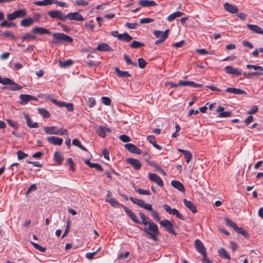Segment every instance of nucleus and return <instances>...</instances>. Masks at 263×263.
<instances>
[{
    "instance_id": "16",
    "label": "nucleus",
    "mask_w": 263,
    "mask_h": 263,
    "mask_svg": "<svg viewBox=\"0 0 263 263\" xmlns=\"http://www.w3.org/2000/svg\"><path fill=\"white\" fill-rule=\"evenodd\" d=\"M171 185L175 189H177L181 192H184L185 189L182 183L177 180H172L171 181Z\"/></svg>"
},
{
    "instance_id": "25",
    "label": "nucleus",
    "mask_w": 263,
    "mask_h": 263,
    "mask_svg": "<svg viewBox=\"0 0 263 263\" xmlns=\"http://www.w3.org/2000/svg\"><path fill=\"white\" fill-rule=\"evenodd\" d=\"M33 23V20L31 17L24 18L21 21L20 25L25 27L30 26Z\"/></svg>"
},
{
    "instance_id": "34",
    "label": "nucleus",
    "mask_w": 263,
    "mask_h": 263,
    "mask_svg": "<svg viewBox=\"0 0 263 263\" xmlns=\"http://www.w3.org/2000/svg\"><path fill=\"white\" fill-rule=\"evenodd\" d=\"M16 18L23 17L27 14L26 11L25 9H21L14 11Z\"/></svg>"
},
{
    "instance_id": "12",
    "label": "nucleus",
    "mask_w": 263,
    "mask_h": 263,
    "mask_svg": "<svg viewBox=\"0 0 263 263\" xmlns=\"http://www.w3.org/2000/svg\"><path fill=\"white\" fill-rule=\"evenodd\" d=\"M96 132L100 137L104 138L106 136V132L110 133L111 130L109 128L99 126Z\"/></svg>"
},
{
    "instance_id": "5",
    "label": "nucleus",
    "mask_w": 263,
    "mask_h": 263,
    "mask_svg": "<svg viewBox=\"0 0 263 263\" xmlns=\"http://www.w3.org/2000/svg\"><path fill=\"white\" fill-rule=\"evenodd\" d=\"M48 14L52 18H57L62 21L66 20V15L59 10L49 11Z\"/></svg>"
},
{
    "instance_id": "63",
    "label": "nucleus",
    "mask_w": 263,
    "mask_h": 263,
    "mask_svg": "<svg viewBox=\"0 0 263 263\" xmlns=\"http://www.w3.org/2000/svg\"><path fill=\"white\" fill-rule=\"evenodd\" d=\"M65 107L68 111H72L73 110V105L72 103H66L65 104Z\"/></svg>"
},
{
    "instance_id": "60",
    "label": "nucleus",
    "mask_w": 263,
    "mask_h": 263,
    "mask_svg": "<svg viewBox=\"0 0 263 263\" xmlns=\"http://www.w3.org/2000/svg\"><path fill=\"white\" fill-rule=\"evenodd\" d=\"M90 167L95 168L96 170L99 171H103V170L102 166L98 163H92Z\"/></svg>"
},
{
    "instance_id": "29",
    "label": "nucleus",
    "mask_w": 263,
    "mask_h": 263,
    "mask_svg": "<svg viewBox=\"0 0 263 263\" xmlns=\"http://www.w3.org/2000/svg\"><path fill=\"white\" fill-rule=\"evenodd\" d=\"M118 40L126 42H129L132 40V37L127 33H124L120 35Z\"/></svg>"
},
{
    "instance_id": "33",
    "label": "nucleus",
    "mask_w": 263,
    "mask_h": 263,
    "mask_svg": "<svg viewBox=\"0 0 263 263\" xmlns=\"http://www.w3.org/2000/svg\"><path fill=\"white\" fill-rule=\"evenodd\" d=\"M72 143L73 145L79 147L83 151H84L86 152L87 151V149L81 144V142L78 139H73Z\"/></svg>"
},
{
    "instance_id": "32",
    "label": "nucleus",
    "mask_w": 263,
    "mask_h": 263,
    "mask_svg": "<svg viewBox=\"0 0 263 263\" xmlns=\"http://www.w3.org/2000/svg\"><path fill=\"white\" fill-rule=\"evenodd\" d=\"M262 74V73L259 71L252 72L249 73H244L243 76L247 79H251L254 76H259Z\"/></svg>"
},
{
    "instance_id": "3",
    "label": "nucleus",
    "mask_w": 263,
    "mask_h": 263,
    "mask_svg": "<svg viewBox=\"0 0 263 263\" xmlns=\"http://www.w3.org/2000/svg\"><path fill=\"white\" fill-rule=\"evenodd\" d=\"M0 83L5 85H9L7 87L8 89L11 90H18L22 88V86L18 85L15 83L14 81L9 79V78H2L0 76Z\"/></svg>"
},
{
    "instance_id": "22",
    "label": "nucleus",
    "mask_w": 263,
    "mask_h": 263,
    "mask_svg": "<svg viewBox=\"0 0 263 263\" xmlns=\"http://www.w3.org/2000/svg\"><path fill=\"white\" fill-rule=\"evenodd\" d=\"M226 91L230 93H233L237 95H245L246 92L243 90L236 88H228L226 89Z\"/></svg>"
},
{
    "instance_id": "56",
    "label": "nucleus",
    "mask_w": 263,
    "mask_h": 263,
    "mask_svg": "<svg viewBox=\"0 0 263 263\" xmlns=\"http://www.w3.org/2000/svg\"><path fill=\"white\" fill-rule=\"evenodd\" d=\"M51 101L55 105H57V106H58L59 107H64L65 106V104L66 103V102H60V101H57L56 99H52L51 100Z\"/></svg>"
},
{
    "instance_id": "59",
    "label": "nucleus",
    "mask_w": 263,
    "mask_h": 263,
    "mask_svg": "<svg viewBox=\"0 0 263 263\" xmlns=\"http://www.w3.org/2000/svg\"><path fill=\"white\" fill-rule=\"evenodd\" d=\"M136 191L137 192H138L139 194L141 195H149L151 194L149 191L143 190L141 189H138L137 190H136Z\"/></svg>"
},
{
    "instance_id": "26",
    "label": "nucleus",
    "mask_w": 263,
    "mask_h": 263,
    "mask_svg": "<svg viewBox=\"0 0 263 263\" xmlns=\"http://www.w3.org/2000/svg\"><path fill=\"white\" fill-rule=\"evenodd\" d=\"M218 255L222 258L230 260V255L228 254L226 250L223 248H221L217 252Z\"/></svg>"
},
{
    "instance_id": "30",
    "label": "nucleus",
    "mask_w": 263,
    "mask_h": 263,
    "mask_svg": "<svg viewBox=\"0 0 263 263\" xmlns=\"http://www.w3.org/2000/svg\"><path fill=\"white\" fill-rule=\"evenodd\" d=\"M39 114L44 118H48L50 117V114L48 111L43 108H39L37 109Z\"/></svg>"
},
{
    "instance_id": "45",
    "label": "nucleus",
    "mask_w": 263,
    "mask_h": 263,
    "mask_svg": "<svg viewBox=\"0 0 263 263\" xmlns=\"http://www.w3.org/2000/svg\"><path fill=\"white\" fill-rule=\"evenodd\" d=\"M184 155V158L186 160V162L189 163L191 160L192 159V155L191 154V153L189 151H187L185 153H184L183 154Z\"/></svg>"
},
{
    "instance_id": "27",
    "label": "nucleus",
    "mask_w": 263,
    "mask_h": 263,
    "mask_svg": "<svg viewBox=\"0 0 263 263\" xmlns=\"http://www.w3.org/2000/svg\"><path fill=\"white\" fill-rule=\"evenodd\" d=\"M183 14V13L180 11H176L171 14H170L167 18V20L168 22H172L175 20L176 17L181 16Z\"/></svg>"
},
{
    "instance_id": "21",
    "label": "nucleus",
    "mask_w": 263,
    "mask_h": 263,
    "mask_svg": "<svg viewBox=\"0 0 263 263\" xmlns=\"http://www.w3.org/2000/svg\"><path fill=\"white\" fill-rule=\"evenodd\" d=\"M25 118L26 120L27 125L30 128H37L39 127V124L37 122L33 123L31 119L30 118L29 115L27 114H24Z\"/></svg>"
},
{
    "instance_id": "43",
    "label": "nucleus",
    "mask_w": 263,
    "mask_h": 263,
    "mask_svg": "<svg viewBox=\"0 0 263 263\" xmlns=\"http://www.w3.org/2000/svg\"><path fill=\"white\" fill-rule=\"evenodd\" d=\"M101 102L105 105H110L111 104V99L107 97H102L101 98Z\"/></svg>"
},
{
    "instance_id": "61",
    "label": "nucleus",
    "mask_w": 263,
    "mask_h": 263,
    "mask_svg": "<svg viewBox=\"0 0 263 263\" xmlns=\"http://www.w3.org/2000/svg\"><path fill=\"white\" fill-rule=\"evenodd\" d=\"M151 215L153 216L156 220H159L160 217L158 213L156 211L154 210L153 209L150 211Z\"/></svg>"
},
{
    "instance_id": "23",
    "label": "nucleus",
    "mask_w": 263,
    "mask_h": 263,
    "mask_svg": "<svg viewBox=\"0 0 263 263\" xmlns=\"http://www.w3.org/2000/svg\"><path fill=\"white\" fill-rule=\"evenodd\" d=\"M97 50L100 51H110L112 49L106 43H101L98 45Z\"/></svg>"
},
{
    "instance_id": "42",
    "label": "nucleus",
    "mask_w": 263,
    "mask_h": 263,
    "mask_svg": "<svg viewBox=\"0 0 263 263\" xmlns=\"http://www.w3.org/2000/svg\"><path fill=\"white\" fill-rule=\"evenodd\" d=\"M70 225H71L70 221L68 220L67 221L66 228V229L64 231V232L62 236V238L65 237L68 234L69 230H70Z\"/></svg>"
},
{
    "instance_id": "18",
    "label": "nucleus",
    "mask_w": 263,
    "mask_h": 263,
    "mask_svg": "<svg viewBox=\"0 0 263 263\" xmlns=\"http://www.w3.org/2000/svg\"><path fill=\"white\" fill-rule=\"evenodd\" d=\"M139 4L141 6L144 7L155 6L157 5V4L155 1L149 0H140L139 1Z\"/></svg>"
},
{
    "instance_id": "13",
    "label": "nucleus",
    "mask_w": 263,
    "mask_h": 263,
    "mask_svg": "<svg viewBox=\"0 0 263 263\" xmlns=\"http://www.w3.org/2000/svg\"><path fill=\"white\" fill-rule=\"evenodd\" d=\"M61 130H62V128L58 129L55 126L46 127L44 128L45 132L50 135H59Z\"/></svg>"
},
{
    "instance_id": "55",
    "label": "nucleus",
    "mask_w": 263,
    "mask_h": 263,
    "mask_svg": "<svg viewBox=\"0 0 263 263\" xmlns=\"http://www.w3.org/2000/svg\"><path fill=\"white\" fill-rule=\"evenodd\" d=\"M143 46L144 44L140 42L133 41V48H139Z\"/></svg>"
},
{
    "instance_id": "41",
    "label": "nucleus",
    "mask_w": 263,
    "mask_h": 263,
    "mask_svg": "<svg viewBox=\"0 0 263 263\" xmlns=\"http://www.w3.org/2000/svg\"><path fill=\"white\" fill-rule=\"evenodd\" d=\"M1 27H6L10 28L11 27H14L15 26V24L13 23H9L7 21H4L0 24Z\"/></svg>"
},
{
    "instance_id": "36",
    "label": "nucleus",
    "mask_w": 263,
    "mask_h": 263,
    "mask_svg": "<svg viewBox=\"0 0 263 263\" xmlns=\"http://www.w3.org/2000/svg\"><path fill=\"white\" fill-rule=\"evenodd\" d=\"M141 163L139 160L133 158V167L136 170H139L141 167Z\"/></svg>"
},
{
    "instance_id": "58",
    "label": "nucleus",
    "mask_w": 263,
    "mask_h": 263,
    "mask_svg": "<svg viewBox=\"0 0 263 263\" xmlns=\"http://www.w3.org/2000/svg\"><path fill=\"white\" fill-rule=\"evenodd\" d=\"M75 3L77 6H86L88 5V3L84 0H77L76 1Z\"/></svg>"
},
{
    "instance_id": "24",
    "label": "nucleus",
    "mask_w": 263,
    "mask_h": 263,
    "mask_svg": "<svg viewBox=\"0 0 263 263\" xmlns=\"http://www.w3.org/2000/svg\"><path fill=\"white\" fill-rule=\"evenodd\" d=\"M20 98L21 100V101L20 102V103L23 105H26L30 101L31 95L21 94L20 96Z\"/></svg>"
},
{
    "instance_id": "11",
    "label": "nucleus",
    "mask_w": 263,
    "mask_h": 263,
    "mask_svg": "<svg viewBox=\"0 0 263 263\" xmlns=\"http://www.w3.org/2000/svg\"><path fill=\"white\" fill-rule=\"evenodd\" d=\"M47 139L49 143L55 145H61L63 141L62 138L54 136H49Z\"/></svg>"
},
{
    "instance_id": "38",
    "label": "nucleus",
    "mask_w": 263,
    "mask_h": 263,
    "mask_svg": "<svg viewBox=\"0 0 263 263\" xmlns=\"http://www.w3.org/2000/svg\"><path fill=\"white\" fill-rule=\"evenodd\" d=\"M171 215H175L178 218L181 219V220H184V217L183 215L180 214L179 211L176 209H172L171 213L170 214Z\"/></svg>"
},
{
    "instance_id": "31",
    "label": "nucleus",
    "mask_w": 263,
    "mask_h": 263,
    "mask_svg": "<svg viewBox=\"0 0 263 263\" xmlns=\"http://www.w3.org/2000/svg\"><path fill=\"white\" fill-rule=\"evenodd\" d=\"M54 159L55 162L61 164L63 160V157L60 152H55L54 154Z\"/></svg>"
},
{
    "instance_id": "46",
    "label": "nucleus",
    "mask_w": 263,
    "mask_h": 263,
    "mask_svg": "<svg viewBox=\"0 0 263 263\" xmlns=\"http://www.w3.org/2000/svg\"><path fill=\"white\" fill-rule=\"evenodd\" d=\"M235 231L237 233L241 234L245 237H248V234L247 231L246 230H245L243 229H242V228L238 227Z\"/></svg>"
},
{
    "instance_id": "20",
    "label": "nucleus",
    "mask_w": 263,
    "mask_h": 263,
    "mask_svg": "<svg viewBox=\"0 0 263 263\" xmlns=\"http://www.w3.org/2000/svg\"><path fill=\"white\" fill-rule=\"evenodd\" d=\"M147 140L149 143H151L153 146L158 150L162 149V146L156 143L155 137L153 135L148 136L147 137Z\"/></svg>"
},
{
    "instance_id": "54",
    "label": "nucleus",
    "mask_w": 263,
    "mask_h": 263,
    "mask_svg": "<svg viewBox=\"0 0 263 263\" xmlns=\"http://www.w3.org/2000/svg\"><path fill=\"white\" fill-rule=\"evenodd\" d=\"M258 110V108L257 106L254 105L251 107V108L248 110V114H254L256 113Z\"/></svg>"
},
{
    "instance_id": "7",
    "label": "nucleus",
    "mask_w": 263,
    "mask_h": 263,
    "mask_svg": "<svg viewBox=\"0 0 263 263\" xmlns=\"http://www.w3.org/2000/svg\"><path fill=\"white\" fill-rule=\"evenodd\" d=\"M224 70L226 73L229 74L235 75L239 76L241 74V70L237 68H234L232 66H227L224 67Z\"/></svg>"
},
{
    "instance_id": "10",
    "label": "nucleus",
    "mask_w": 263,
    "mask_h": 263,
    "mask_svg": "<svg viewBox=\"0 0 263 263\" xmlns=\"http://www.w3.org/2000/svg\"><path fill=\"white\" fill-rule=\"evenodd\" d=\"M32 31L33 33L37 34L39 35L51 34V31H49L48 29L40 27H35L33 28L32 29Z\"/></svg>"
},
{
    "instance_id": "2",
    "label": "nucleus",
    "mask_w": 263,
    "mask_h": 263,
    "mask_svg": "<svg viewBox=\"0 0 263 263\" xmlns=\"http://www.w3.org/2000/svg\"><path fill=\"white\" fill-rule=\"evenodd\" d=\"M147 228L143 229V231L150 236V238L154 240H157V236L159 234L158 226L153 221H150L147 225Z\"/></svg>"
},
{
    "instance_id": "1",
    "label": "nucleus",
    "mask_w": 263,
    "mask_h": 263,
    "mask_svg": "<svg viewBox=\"0 0 263 263\" xmlns=\"http://www.w3.org/2000/svg\"><path fill=\"white\" fill-rule=\"evenodd\" d=\"M53 39L51 44L55 45H61L66 43H71L73 42V39L63 33H54L52 34Z\"/></svg>"
},
{
    "instance_id": "62",
    "label": "nucleus",
    "mask_w": 263,
    "mask_h": 263,
    "mask_svg": "<svg viewBox=\"0 0 263 263\" xmlns=\"http://www.w3.org/2000/svg\"><path fill=\"white\" fill-rule=\"evenodd\" d=\"M100 249V248H99L97 251L95 252H93L92 253H87L86 254V257L88 259H91L93 258L94 256L96 254L97 252L99 251Z\"/></svg>"
},
{
    "instance_id": "6",
    "label": "nucleus",
    "mask_w": 263,
    "mask_h": 263,
    "mask_svg": "<svg viewBox=\"0 0 263 263\" xmlns=\"http://www.w3.org/2000/svg\"><path fill=\"white\" fill-rule=\"evenodd\" d=\"M160 224L165 228L168 232L175 235L176 233L173 228V225L172 222L168 220H163L160 221Z\"/></svg>"
},
{
    "instance_id": "8",
    "label": "nucleus",
    "mask_w": 263,
    "mask_h": 263,
    "mask_svg": "<svg viewBox=\"0 0 263 263\" xmlns=\"http://www.w3.org/2000/svg\"><path fill=\"white\" fill-rule=\"evenodd\" d=\"M148 178L151 181L156 183L160 187L163 186V182L161 178L156 174L149 173Z\"/></svg>"
},
{
    "instance_id": "37",
    "label": "nucleus",
    "mask_w": 263,
    "mask_h": 263,
    "mask_svg": "<svg viewBox=\"0 0 263 263\" xmlns=\"http://www.w3.org/2000/svg\"><path fill=\"white\" fill-rule=\"evenodd\" d=\"M21 39L23 41L28 42L29 40H33L35 38V36L30 34L29 33H25L23 35L21 36Z\"/></svg>"
},
{
    "instance_id": "14",
    "label": "nucleus",
    "mask_w": 263,
    "mask_h": 263,
    "mask_svg": "<svg viewBox=\"0 0 263 263\" xmlns=\"http://www.w3.org/2000/svg\"><path fill=\"white\" fill-rule=\"evenodd\" d=\"M223 7L227 11L231 13H236L238 12V9L236 6L228 3H226L223 5Z\"/></svg>"
},
{
    "instance_id": "50",
    "label": "nucleus",
    "mask_w": 263,
    "mask_h": 263,
    "mask_svg": "<svg viewBox=\"0 0 263 263\" xmlns=\"http://www.w3.org/2000/svg\"><path fill=\"white\" fill-rule=\"evenodd\" d=\"M247 68L248 69H251V68H253L254 69V70H260V71H263V67H262L261 66H256V65H247L246 66Z\"/></svg>"
},
{
    "instance_id": "17",
    "label": "nucleus",
    "mask_w": 263,
    "mask_h": 263,
    "mask_svg": "<svg viewBox=\"0 0 263 263\" xmlns=\"http://www.w3.org/2000/svg\"><path fill=\"white\" fill-rule=\"evenodd\" d=\"M183 202L185 206L189 208L193 213H195L197 212L196 207L193 202L187 200L186 199H184Z\"/></svg>"
},
{
    "instance_id": "19",
    "label": "nucleus",
    "mask_w": 263,
    "mask_h": 263,
    "mask_svg": "<svg viewBox=\"0 0 263 263\" xmlns=\"http://www.w3.org/2000/svg\"><path fill=\"white\" fill-rule=\"evenodd\" d=\"M115 71L119 78H127L131 76L130 74L126 71H121L118 67H115Z\"/></svg>"
},
{
    "instance_id": "57",
    "label": "nucleus",
    "mask_w": 263,
    "mask_h": 263,
    "mask_svg": "<svg viewBox=\"0 0 263 263\" xmlns=\"http://www.w3.org/2000/svg\"><path fill=\"white\" fill-rule=\"evenodd\" d=\"M119 139L123 142H127L130 141V138L125 135H122L119 136Z\"/></svg>"
},
{
    "instance_id": "4",
    "label": "nucleus",
    "mask_w": 263,
    "mask_h": 263,
    "mask_svg": "<svg viewBox=\"0 0 263 263\" xmlns=\"http://www.w3.org/2000/svg\"><path fill=\"white\" fill-rule=\"evenodd\" d=\"M195 247L196 250L202 255L203 258L206 257L205 248L201 240L197 239L195 241Z\"/></svg>"
},
{
    "instance_id": "47",
    "label": "nucleus",
    "mask_w": 263,
    "mask_h": 263,
    "mask_svg": "<svg viewBox=\"0 0 263 263\" xmlns=\"http://www.w3.org/2000/svg\"><path fill=\"white\" fill-rule=\"evenodd\" d=\"M232 113L231 111H223L220 112L218 115V117L219 118H227L230 117L232 115Z\"/></svg>"
},
{
    "instance_id": "28",
    "label": "nucleus",
    "mask_w": 263,
    "mask_h": 263,
    "mask_svg": "<svg viewBox=\"0 0 263 263\" xmlns=\"http://www.w3.org/2000/svg\"><path fill=\"white\" fill-rule=\"evenodd\" d=\"M169 30L167 29L164 32H163L162 35L161 36V37L158 40L156 41L155 42L156 45H158L159 44L162 43L164 42V41L167 38L168 36V33Z\"/></svg>"
},
{
    "instance_id": "35",
    "label": "nucleus",
    "mask_w": 263,
    "mask_h": 263,
    "mask_svg": "<svg viewBox=\"0 0 263 263\" xmlns=\"http://www.w3.org/2000/svg\"><path fill=\"white\" fill-rule=\"evenodd\" d=\"M60 63V65L61 67H68V66H71V65L73 64V62L72 60H67L64 62H62V61H60L59 62Z\"/></svg>"
},
{
    "instance_id": "51",
    "label": "nucleus",
    "mask_w": 263,
    "mask_h": 263,
    "mask_svg": "<svg viewBox=\"0 0 263 263\" xmlns=\"http://www.w3.org/2000/svg\"><path fill=\"white\" fill-rule=\"evenodd\" d=\"M96 104V100L94 98H89L87 101V105L89 107H93Z\"/></svg>"
},
{
    "instance_id": "48",
    "label": "nucleus",
    "mask_w": 263,
    "mask_h": 263,
    "mask_svg": "<svg viewBox=\"0 0 263 263\" xmlns=\"http://www.w3.org/2000/svg\"><path fill=\"white\" fill-rule=\"evenodd\" d=\"M138 66L140 68H144L147 63L146 62V61L142 58L138 59Z\"/></svg>"
},
{
    "instance_id": "52",
    "label": "nucleus",
    "mask_w": 263,
    "mask_h": 263,
    "mask_svg": "<svg viewBox=\"0 0 263 263\" xmlns=\"http://www.w3.org/2000/svg\"><path fill=\"white\" fill-rule=\"evenodd\" d=\"M17 158L19 160H22L26 158L28 156V155L26 153H23L22 151H18L17 152Z\"/></svg>"
},
{
    "instance_id": "44",
    "label": "nucleus",
    "mask_w": 263,
    "mask_h": 263,
    "mask_svg": "<svg viewBox=\"0 0 263 263\" xmlns=\"http://www.w3.org/2000/svg\"><path fill=\"white\" fill-rule=\"evenodd\" d=\"M133 203L137 204V205L140 206L141 208H143V206L145 203V202L142 200L133 198Z\"/></svg>"
},
{
    "instance_id": "39",
    "label": "nucleus",
    "mask_w": 263,
    "mask_h": 263,
    "mask_svg": "<svg viewBox=\"0 0 263 263\" xmlns=\"http://www.w3.org/2000/svg\"><path fill=\"white\" fill-rule=\"evenodd\" d=\"M140 217L142 219V223L144 224L145 226L147 225V224L150 222L149 221V218L145 215L144 214L140 213L139 214Z\"/></svg>"
},
{
    "instance_id": "40",
    "label": "nucleus",
    "mask_w": 263,
    "mask_h": 263,
    "mask_svg": "<svg viewBox=\"0 0 263 263\" xmlns=\"http://www.w3.org/2000/svg\"><path fill=\"white\" fill-rule=\"evenodd\" d=\"M225 221L227 226L233 228L235 231H236V230L238 228L237 224L229 219L226 218Z\"/></svg>"
},
{
    "instance_id": "49",
    "label": "nucleus",
    "mask_w": 263,
    "mask_h": 263,
    "mask_svg": "<svg viewBox=\"0 0 263 263\" xmlns=\"http://www.w3.org/2000/svg\"><path fill=\"white\" fill-rule=\"evenodd\" d=\"M31 244L33 245V246L37 250H39L41 252H45L46 251V249L45 248H43L40 246L39 244L31 242Z\"/></svg>"
},
{
    "instance_id": "64",
    "label": "nucleus",
    "mask_w": 263,
    "mask_h": 263,
    "mask_svg": "<svg viewBox=\"0 0 263 263\" xmlns=\"http://www.w3.org/2000/svg\"><path fill=\"white\" fill-rule=\"evenodd\" d=\"M242 45L243 46L247 47L250 49H252L254 47L251 43L247 40H245L242 42Z\"/></svg>"
},
{
    "instance_id": "9",
    "label": "nucleus",
    "mask_w": 263,
    "mask_h": 263,
    "mask_svg": "<svg viewBox=\"0 0 263 263\" xmlns=\"http://www.w3.org/2000/svg\"><path fill=\"white\" fill-rule=\"evenodd\" d=\"M65 17L66 20L68 18L69 20H75L78 21H84V18L82 15L77 12L69 13L65 16Z\"/></svg>"
},
{
    "instance_id": "53",
    "label": "nucleus",
    "mask_w": 263,
    "mask_h": 263,
    "mask_svg": "<svg viewBox=\"0 0 263 263\" xmlns=\"http://www.w3.org/2000/svg\"><path fill=\"white\" fill-rule=\"evenodd\" d=\"M154 22V20L151 18H143L140 20L139 24H147Z\"/></svg>"
},
{
    "instance_id": "15",
    "label": "nucleus",
    "mask_w": 263,
    "mask_h": 263,
    "mask_svg": "<svg viewBox=\"0 0 263 263\" xmlns=\"http://www.w3.org/2000/svg\"><path fill=\"white\" fill-rule=\"evenodd\" d=\"M247 27L252 31L257 34H263L262 29L257 25L252 24H247Z\"/></svg>"
}]
</instances>
